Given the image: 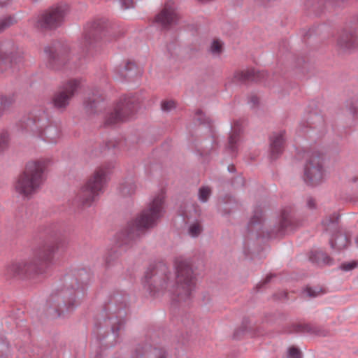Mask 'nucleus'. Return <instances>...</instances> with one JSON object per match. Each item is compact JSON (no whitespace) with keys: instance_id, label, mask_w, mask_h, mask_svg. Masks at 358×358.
<instances>
[{"instance_id":"obj_1","label":"nucleus","mask_w":358,"mask_h":358,"mask_svg":"<svg viewBox=\"0 0 358 358\" xmlns=\"http://www.w3.org/2000/svg\"><path fill=\"white\" fill-rule=\"evenodd\" d=\"M176 275L175 282L171 279V273L165 265L150 268L145 272V280L150 285L149 289L153 294L159 290L167 291L175 296L178 302L189 300L194 291L196 278L194 274L191 262L189 259L178 257L175 261Z\"/></svg>"},{"instance_id":"obj_2","label":"nucleus","mask_w":358,"mask_h":358,"mask_svg":"<svg viewBox=\"0 0 358 358\" xmlns=\"http://www.w3.org/2000/svg\"><path fill=\"white\" fill-rule=\"evenodd\" d=\"M48 164V160L45 159L29 162L16 181V191L24 196L36 194L45 181L44 171Z\"/></svg>"},{"instance_id":"obj_3","label":"nucleus","mask_w":358,"mask_h":358,"mask_svg":"<svg viewBox=\"0 0 358 358\" xmlns=\"http://www.w3.org/2000/svg\"><path fill=\"white\" fill-rule=\"evenodd\" d=\"M164 193L157 195L148 206L129 224L127 237L133 238L146 229L155 227L164 213Z\"/></svg>"},{"instance_id":"obj_4","label":"nucleus","mask_w":358,"mask_h":358,"mask_svg":"<svg viewBox=\"0 0 358 358\" xmlns=\"http://www.w3.org/2000/svg\"><path fill=\"white\" fill-rule=\"evenodd\" d=\"M110 173L109 168L101 166L96 168L80 188L76 201L83 207H90L104 191Z\"/></svg>"},{"instance_id":"obj_5","label":"nucleus","mask_w":358,"mask_h":358,"mask_svg":"<svg viewBox=\"0 0 358 358\" xmlns=\"http://www.w3.org/2000/svg\"><path fill=\"white\" fill-rule=\"evenodd\" d=\"M37 261L34 258H29L11 262L6 266V273L8 277L21 278L41 273L38 271Z\"/></svg>"},{"instance_id":"obj_6","label":"nucleus","mask_w":358,"mask_h":358,"mask_svg":"<svg viewBox=\"0 0 358 358\" xmlns=\"http://www.w3.org/2000/svg\"><path fill=\"white\" fill-rule=\"evenodd\" d=\"M67 11L68 6L65 3L53 6L39 17L38 25L45 28L56 27L62 23Z\"/></svg>"},{"instance_id":"obj_7","label":"nucleus","mask_w":358,"mask_h":358,"mask_svg":"<svg viewBox=\"0 0 358 358\" xmlns=\"http://www.w3.org/2000/svg\"><path fill=\"white\" fill-rule=\"evenodd\" d=\"M324 177L321 159L316 155H312L308 159L304 169V180L310 185L320 183Z\"/></svg>"},{"instance_id":"obj_8","label":"nucleus","mask_w":358,"mask_h":358,"mask_svg":"<svg viewBox=\"0 0 358 358\" xmlns=\"http://www.w3.org/2000/svg\"><path fill=\"white\" fill-rule=\"evenodd\" d=\"M134 112V106L131 100L124 99L117 102L106 117L107 124H113L122 122L129 117Z\"/></svg>"},{"instance_id":"obj_9","label":"nucleus","mask_w":358,"mask_h":358,"mask_svg":"<svg viewBox=\"0 0 358 358\" xmlns=\"http://www.w3.org/2000/svg\"><path fill=\"white\" fill-rule=\"evenodd\" d=\"M80 87V82L73 79L67 82L53 96L52 102L57 108H66L76 92Z\"/></svg>"},{"instance_id":"obj_10","label":"nucleus","mask_w":358,"mask_h":358,"mask_svg":"<svg viewBox=\"0 0 358 358\" xmlns=\"http://www.w3.org/2000/svg\"><path fill=\"white\" fill-rule=\"evenodd\" d=\"M27 129H30L32 132L45 136L47 141L50 143H55L60 138V130L54 126H48L45 129H43L40 120H29L27 122Z\"/></svg>"},{"instance_id":"obj_11","label":"nucleus","mask_w":358,"mask_h":358,"mask_svg":"<svg viewBox=\"0 0 358 358\" xmlns=\"http://www.w3.org/2000/svg\"><path fill=\"white\" fill-rule=\"evenodd\" d=\"M178 20V14L173 5L166 3L162 11L155 17V22L159 25L166 27L176 23Z\"/></svg>"},{"instance_id":"obj_12","label":"nucleus","mask_w":358,"mask_h":358,"mask_svg":"<svg viewBox=\"0 0 358 358\" xmlns=\"http://www.w3.org/2000/svg\"><path fill=\"white\" fill-rule=\"evenodd\" d=\"M285 143V131L273 133L271 136V155L273 158H276L283 150Z\"/></svg>"},{"instance_id":"obj_13","label":"nucleus","mask_w":358,"mask_h":358,"mask_svg":"<svg viewBox=\"0 0 358 358\" xmlns=\"http://www.w3.org/2000/svg\"><path fill=\"white\" fill-rule=\"evenodd\" d=\"M338 44L343 49L351 50L358 45V36L350 32L343 33L339 37Z\"/></svg>"},{"instance_id":"obj_14","label":"nucleus","mask_w":358,"mask_h":358,"mask_svg":"<svg viewBox=\"0 0 358 358\" xmlns=\"http://www.w3.org/2000/svg\"><path fill=\"white\" fill-rule=\"evenodd\" d=\"M57 250V247L55 244L46 245L40 252L38 260L45 264L50 263L54 258Z\"/></svg>"},{"instance_id":"obj_15","label":"nucleus","mask_w":358,"mask_h":358,"mask_svg":"<svg viewBox=\"0 0 358 358\" xmlns=\"http://www.w3.org/2000/svg\"><path fill=\"white\" fill-rule=\"evenodd\" d=\"M257 72L255 69L238 71L235 73L234 78L238 81L258 80Z\"/></svg>"},{"instance_id":"obj_16","label":"nucleus","mask_w":358,"mask_h":358,"mask_svg":"<svg viewBox=\"0 0 358 358\" xmlns=\"http://www.w3.org/2000/svg\"><path fill=\"white\" fill-rule=\"evenodd\" d=\"M348 243V239L346 236L343 234H338L335 240H331L330 244L332 248H336L341 250L345 248Z\"/></svg>"},{"instance_id":"obj_17","label":"nucleus","mask_w":358,"mask_h":358,"mask_svg":"<svg viewBox=\"0 0 358 358\" xmlns=\"http://www.w3.org/2000/svg\"><path fill=\"white\" fill-rule=\"evenodd\" d=\"M233 131L229 136V145L231 150H234L235 145L239 141L240 128L238 124H235L232 128Z\"/></svg>"},{"instance_id":"obj_18","label":"nucleus","mask_w":358,"mask_h":358,"mask_svg":"<svg viewBox=\"0 0 358 358\" xmlns=\"http://www.w3.org/2000/svg\"><path fill=\"white\" fill-rule=\"evenodd\" d=\"M103 100V97L102 94L99 93V92H96V93H93L92 96L89 97L87 101V107L93 110L96 108V104L100 101Z\"/></svg>"},{"instance_id":"obj_19","label":"nucleus","mask_w":358,"mask_h":358,"mask_svg":"<svg viewBox=\"0 0 358 358\" xmlns=\"http://www.w3.org/2000/svg\"><path fill=\"white\" fill-rule=\"evenodd\" d=\"M310 259L317 263H323L325 264H331V258L322 251L316 252L314 256L310 257Z\"/></svg>"},{"instance_id":"obj_20","label":"nucleus","mask_w":358,"mask_h":358,"mask_svg":"<svg viewBox=\"0 0 358 358\" xmlns=\"http://www.w3.org/2000/svg\"><path fill=\"white\" fill-rule=\"evenodd\" d=\"M136 186L132 182H127L120 186V192L124 196H129L134 194Z\"/></svg>"},{"instance_id":"obj_21","label":"nucleus","mask_w":358,"mask_h":358,"mask_svg":"<svg viewBox=\"0 0 358 358\" xmlns=\"http://www.w3.org/2000/svg\"><path fill=\"white\" fill-rule=\"evenodd\" d=\"M13 99L11 96H0V116L12 104Z\"/></svg>"},{"instance_id":"obj_22","label":"nucleus","mask_w":358,"mask_h":358,"mask_svg":"<svg viewBox=\"0 0 358 358\" xmlns=\"http://www.w3.org/2000/svg\"><path fill=\"white\" fill-rule=\"evenodd\" d=\"M222 42L218 39H215L211 43L210 51L215 55H219L222 52Z\"/></svg>"},{"instance_id":"obj_23","label":"nucleus","mask_w":358,"mask_h":358,"mask_svg":"<svg viewBox=\"0 0 358 358\" xmlns=\"http://www.w3.org/2000/svg\"><path fill=\"white\" fill-rule=\"evenodd\" d=\"M9 143V135L7 131H2L0 132V152L6 150Z\"/></svg>"},{"instance_id":"obj_24","label":"nucleus","mask_w":358,"mask_h":358,"mask_svg":"<svg viewBox=\"0 0 358 358\" xmlns=\"http://www.w3.org/2000/svg\"><path fill=\"white\" fill-rule=\"evenodd\" d=\"M202 230L201 224L196 222L189 226L188 232L191 236L196 237L201 233Z\"/></svg>"},{"instance_id":"obj_25","label":"nucleus","mask_w":358,"mask_h":358,"mask_svg":"<svg viewBox=\"0 0 358 358\" xmlns=\"http://www.w3.org/2000/svg\"><path fill=\"white\" fill-rule=\"evenodd\" d=\"M292 220L291 216L285 210L282 213V220L280 222V230L286 229L288 226L291 224Z\"/></svg>"},{"instance_id":"obj_26","label":"nucleus","mask_w":358,"mask_h":358,"mask_svg":"<svg viewBox=\"0 0 358 358\" xmlns=\"http://www.w3.org/2000/svg\"><path fill=\"white\" fill-rule=\"evenodd\" d=\"M211 194V189L208 187H202L199 189V199L206 202Z\"/></svg>"},{"instance_id":"obj_27","label":"nucleus","mask_w":358,"mask_h":358,"mask_svg":"<svg viewBox=\"0 0 358 358\" xmlns=\"http://www.w3.org/2000/svg\"><path fill=\"white\" fill-rule=\"evenodd\" d=\"M15 23L13 17L9 16L0 20V33Z\"/></svg>"},{"instance_id":"obj_28","label":"nucleus","mask_w":358,"mask_h":358,"mask_svg":"<svg viewBox=\"0 0 358 358\" xmlns=\"http://www.w3.org/2000/svg\"><path fill=\"white\" fill-rule=\"evenodd\" d=\"M176 106V103L173 101H165L162 103V109L164 111H169L171 109L174 108Z\"/></svg>"},{"instance_id":"obj_29","label":"nucleus","mask_w":358,"mask_h":358,"mask_svg":"<svg viewBox=\"0 0 358 358\" xmlns=\"http://www.w3.org/2000/svg\"><path fill=\"white\" fill-rule=\"evenodd\" d=\"M287 357L288 358H301V352L297 348L291 347L288 350Z\"/></svg>"},{"instance_id":"obj_30","label":"nucleus","mask_w":358,"mask_h":358,"mask_svg":"<svg viewBox=\"0 0 358 358\" xmlns=\"http://www.w3.org/2000/svg\"><path fill=\"white\" fill-rule=\"evenodd\" d=\"M305 293L307 294L308 296L311 297L317 296L319 294V292L313 289L311 287H307L305 290Z\"/></svg>"},{"instance_id":"obj_31","label":"nucleus","mask_w":358,"mask_h":358,"mask_svg":"<svg viewBox=\"0 0 358 358\" xmlns=\"http://www.w3.org/2000/svg\"><path fill=\"white\" fill-rule=\"evenodd\" d=\"M357 266V264L355 262L352 263H348V264H343L341 266V268L345 271H350L354 268H355Z\"/></svg>"},{"instance_id":"obj_32","label":"nucleus","mask_w":358,"mask_h":358,"mask_svg":"<svg viewBox=\"0 0 358 358\" xmlns=\"http://www.w3.org/2000/svg\"><path fill=\"white\" fill-rule=\"evenodd\" d=\"M262 220V212H259L254 215V217L251 219L250 224L252 225L255 222H260Z\"/></svg>"},{"instance_id":"obj_33","label":"nucleus","mask_w":358,"mask_h":358,"mask_svg":"<svg viewBox=\"0 0 358 358\" xmlns=\"http://www.w3.org/2000/svg\"><path fill=\"white\" fill-rule=\"evenodd\" d=\"M122 4L124 8L127 9L134 6L133 0H122Z\"/></svg>"},{"instance_id":"obj_34","label":"nucleus","mask_w":358,"mask_h":358,"mask_svg":"<svg viewBox=\"0 0 358 358\" xmlns=\"http://www.w3.org/2000/svg\"><path fill=\"white\" fill-rule=\"evenodd\" d=\"M307 206L310 208H313L315 206V201L313 199L309 198L307 201Z\"/></svg>"},{"instance_id":"obj_35","label":"nucleus","mask_w":358,"mask_h":358,"mask_svg":"<svg viewBox=\"0 0 358 358\" xmlns=\"http://www.w3.org/2000/svg\"><path fill=\"white\" fill-rule=\"evenodd\" d=\"M63 313V310L59 306L55 307V316H60Z\"/></svg>"},{"instance_id":"obj_36","label":"nucleus","mask_w":358,"mask_h":358,"mask_svg":"<svg viewBox=\"0 0 358 358\" xmlns=\"http://www.w3.org/2000/svg\"><path fill=\"white\" fill-rule=\"evenodd\" d=\"M135 67V64L132 62H128L125 66L124 69L126 70H131L133 68Z\"/></svg>"},{"instance_id":"obj_37","label":"nucleus","mask_w":358,"mask_h":358,"mask_svg":"<svg viewBox=\"0 0 358 358\" xmlns=\"http://www.w3.org/2000/svg\"><path fill=\"white\" fill-rule=\"evenodd\" d=\"M158 355H159V358H164L165 357V352L164 350H158Z\"/></svg>"},{"instance_id":"obj_38","label":"nucleus","mask_w":358,"mask_h":358,"mask_svg":"<svg viewBox=\"0 0 358 358\" xmlns=\"http://www.w3.org/2000/svg\"><path fill=\"white\" fill-rule=\"evenodd\" d=\"M74 303H75V300L73 302L69 301L68 304L66 305L67 306V308H66L67 310L71 309L73 307Z\"/></svg>"},{"instance_id":"obj_39","label":"nucleus","mask_w":358,"mask_h":358,"mask_svg":"<svg viewBox=\"0 0 358 358\" xmlns=\"http://www.w3.org/2000/svg\"><path fill=\"white\" fill-rule=\"evenodd\" d=\"M7 59V55L0 53V64Z\"/></svg>"},{"instance_id":"obj_40","label":"nucleus","mask_w":358,"mask_h":358,"mask_svg":"<svg viewBox=\"0 0 358 358\" xmlns=\"http://www.w3.org/2000/svg\"><path fill=\"white\" fill-rule=\"evenodd\" d=\"M90 40H91V35L90 34L86 35L85 37V42L90 44L91 43Z\"/></svg>"},{"instance_id":"obj_41","label":"nucleus","mask_w":358,"mask_h":358,"mask_svg":"<svg viewBox=\"0 0 358 358\" xmlns=\"http://www.w3.org/2000/svg\"><path fill=\"white\" fill-rule=\"evenodd\" d=\"M8 1L9 0H0V6H4Z\"/></svg>"},{"instance_id":"obj_42","label":"nucleus","mask_w":358,"mask_h":358,"mask_svg":"<svg viewBox=\"0 0 358 358\" xmlns=\"http://www.w3.org/2000/svg\"><path fill=\"white\" fill-rule=\"evenodd\" d=\"M271 278H272V275H268L266 277V278H265V280H264V284H266V283H267L268 282H269V280H270V279H271Z\"/></svg>"},{"instance_id":"obj_43","label":"nucleus","mask_w":358,"mask_h":358,"mask_svg":"<svg viewBox=\"0 0 358 358\" xmlns=\"http://www.w3.org/2000/svg\"><path fill=\"white\" fill-rule=\"evenodd\" d=\"M357 243H358V238L357 239Z\"/></svg>"}]
</instances>
